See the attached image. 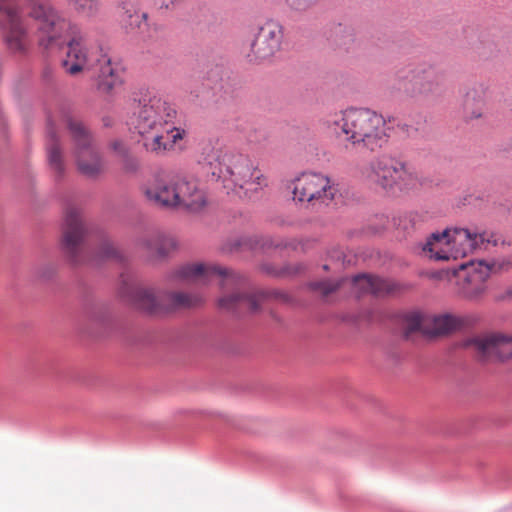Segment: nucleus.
Returning <instances> with one entry per match:
<instances>
[{
	"label": "nucleus",
	"instance_id": "f257e3e1",
	"mask_svg": "<svg viewBox=\"0 0 512 512\" xmlns=\"http://www.w3.org/2000/svg\"><path fill=\"white\" fill-rule=\"evenodd\" d=\"M178 113L172 104L157 96H145L135 105L130 117V128L143 141L147 151L163 154L185 136L177 126Z\"/></svg>",
	"mask_w": 512,
	"mask_h": 512
},
{
	"label": "nucleus",
	"instance_id": "f03ea898",
	"mask_svg": "<svg viewBox=\"0 0 512 512\" xmlns=\"http://www.w3.org/2000/svg\"><path fill=\"white\" fill-rule=\"evenodd\" d=\"M63 67L70 75L82 71L91 72V76L97 81L98 90L104 93H109L122 83L120 71L112 66L110 59L96 49H90L86 39L81 35L73 37L68 42Z\"/></svg>",
	"mask_w": 512,
	"mask_h": 512
},
{
	"label": "nucleus",
	"instance_id": "7ed1b4c3",
	"mask_svg": "<svg viewBox=\"0 0 512 512\" xmlns=\"http://www.w3.org/2000/svg\"><path fill=\"white\" fill-rule=\"evenodd\" d=\"M333 123L346 135L347 141L362 144L370 151L382 148L388 141L385 119L367 108L347 109Z\"/></svg>",
	"mask_w": 512,
	"mask_h": 512
},
{
	"label": "nucleus",
	"instance_id": "20e7f679",
	"mask_svg": "<svg viewBox=\"0 0 512 512\" xmlns=\"http://www.w3.org/2000/svg\"><path fill=\"white\" fill-rule=\"evenodd\" d=\"M366 177L377 189L390 195L407 193L418 184L415 171L406 162L387 155L370 161Z\"/></svg>",
	"mask_w": 512,
	"mask_h": 512
},
{
	"label": "nucleus",
	"instance_id": "39448f33",
	"mask_svg": "<svg viewBox=\"0 0 512 512\" xmlns=\"http://www.w3.org/2000/svg\"><path fill=\"white\" fill-rule=\"evenodd\" d=\"M478 239L481 242L486 240L484 234L473 233L466 228H446L442 232L431 233L422 245V251L433 260L444 261L451 256L445 247L452 245L455 249L453 252L455 258L458 255L465 256L478 247Z\"/></svg>",
	"mask_w": 512,
	"mask_h": 512
},
{
	"label": "nucleus",
	"instance_id": "423d86ee",
	"mask_svg": "<svg viewBox=\"0 0 512 512\" xmlns=\"http://www.w3.org/2000/svg\"><path fill=\"white\" fill-rule=\"evenodd\" d=\"M131 304L150 314H163L177 309L193 308L201 305L204 299L199 294L184 292H156L152 288H135L130 294Z\"/></svg>",
	"mask_w": 512,
	"mask_h": 512
},
{
	"label": "nucleus",
	"instance_id": "0eeeda50",
	"mask_svg": "<svg viewBox=\"0 0 512 512\" xmlns=\"http://www.w3.org/2000/svg\"><path fill=\"white\" fill-rule=\"evenodd\" d=\"M65 121L73 141V155L78 171L86 177H97L104 170V162L92 135L77 117L70 115Z\"/></svg>",
	"mask_w": 512,
	"mask_h": 512
},
{
	"label": "nucleus",
	"instance_id": "6e6552de",
	"mask_svg": "<svg viewBox=\"0 0 512 512\" xmlns=\"http://www.w3.org/2000/svg\"><path fill=\"white\" fill-rule=\"evenodd\" d=\"M214 277L220 278V286L222 288L236 286L240 289L246 283V279L243 276L212 263L185 264L170 274L172 281L203 285L209 283Z\"/></svg>",
	"mask_w": 512,
	"mask_h": 512
},
{
	"label": "nucleus",
	"instance_id": "1a4fd4ad",
	"mask_svg": "<svg viewBox=\"0 0 512 512\" xmlns=\"http://www.w3.org/2000/svg\"><path fill=\"white\" fill-rule=\"evenodd\" d=\"M286 188L297 202L327 203L332 201L338 192L328 176L315 172H302L288 181Z\"/></svg>",
	"mask_w": 512,
	"mask_h": 512
},
{
	"label": "nucleus",
	"instance_id": "9d476101",
	"mask_svg": "<svg viewBox=\"0 0 512 512\" xmlns=\"http://www.w3.org/2000/svg\"><path fill=\"white\" fill-rule=\"evenodd\" d=\"M29 15L39 22V45L44 49L61 47L69 22L63 18L48 2L33 4Z\"/></svg>",
	"mask_w": 512,
	"mask_h": 512
},
{
	"label": "nucleus",
	"instance_id": "9b49d317",
	"mask_svg": "<svg viewBox=\"0 0 512 512\" xmlns=\"http://www.w3.org/2000/svg\"><path fill=\"white\" fill-rule=\"evenodd\" d=\"M398 77L408 79L409 86L405 85L404 89L412 97L440 96L444 92V73L429 64L409 65Z\"/></svg>",
	"mask_w": 512,
	"mask_h": 512
},
{
	"label": "nucleus",
	"instance_id": "f8f14e48",
	"mask_svg": "<svg viewBox=\"0 0 512 512\" xmlns=\"http://www.w3.org/2000/svg\"><path fill=\"white\" fill-rule=\"evenodd\" d=\"M463 347L472 348L479 361H505L512 357V337L501 334L481 335L463 341Z\"/></svg>",
	"mask_w": 512,
	"mask_h": 512
},
{
	"label": "nucleus",
	"instance_id": "ddd939ff",
	"mask_svg": "<svg viewBox=\"0 0 512 512\" xmlns=\"http://www.w3.org/2000/svg\"><path fill=\"white\" fill-rule=\"evenodd\" d=\"M85 235L86 227L80 209L75 206H68L64 218L62 247L74 262L80 261V252Z\"/></svg>",
	"mask_w": 512,
	"mask_h": 512
},
{
	"label": "nucleus",
	"instance_id": "4468645a",
	"mask_svg": "<svg viewBox=\"0 0 512 512\" xmlns=\"http://www.w3.org/2000/svg\"><path fill=\"white\" fill-rule=\"evenodd\" d=\"M492 266L480 261L477 266L473 263L466 262L458 265L457 268H453V274L457 275L462 272L463 275H459V278L463 279V283L460 287V294L468 300L478 299L486 290L485 282L490 276Z\"/></svg>",
	"mask_w": 512,
	"mask_h": 512
},
{
	"label": "nucleus",
	"instance_id": "2eb2a0df",
	"mask_svg": "<svg viewBox=\"0 0 512 512\" xmlns=\"http://www.w3.org/2000/svg\"><path fill=\"white\" fill-rule=\"evenodd\" d=\"M141 193L152 205L176 209L175 176L170 179L154 177L141 186Z\"/></svg>",
	"mask_w": 512,
	"mask_h": 512
},
{
	"label": "nucleus",
	"instance_id": "dca6fc26",
	"mask_svg": "<svg viewBox=\"0 0 512 512\" xmlns=\"http://www.w3.org/2000/svg\"><path fill=\"white\" fill-rule=\"evenodd\" d=\"M175 190L177 193L176 209L183 208L191 212H198L206 206L205 193L199 188L196 181L177 175L175 176Z\"/></svg>",
	"mask_w": 512,
	"mask_h": 512
},
{
	"label": "nucleus",
	"instance_id": "f3484780",
	"mask_svg": "<svg viewBox=\"0 0 512 512\" xmlns=\"http://www.w3.org/2000/svg\"><path fill=\"white\" fill-rule=\"evenodd\" d=\"M489 86L483 81H474L463 89L462 109L466 121L483 117Z\"/></svg>",
	"mask_w": 512,
	"mask_h": 512
},
{
	"label": "nucleus",
	"instance_id": "a211bd4d",
	"mask_svg": "<svg viewBox=\"0 0 512 512\" xmlns=\"http://www.w3.org/2000/svg\"><path fill=\"white\" fill-rule=\"evenodd\" d=\"M283 26L279 21L267 19L258 27V58L269 59L281 49Z\"/></svg>",
	"mask_w": 512,
	"mask_h": 512
},
{
	"label": "nucleus",
	"instance_id": "6ab92c4d",
	"mask_svg": "<svg viewBox=\"0 0 512 512\" xmlns=\"http://www.w3.org/2000/svg\"><path fill=\"white\" fill-rule=\"evenodd\" d=\"M137 245L149 259L162 260L178 249L179 242L174 236L154 233L140 238Z\"/></svg>",
	"mask_w": 512,
	"mask_h": 512
},
{
	"label": "nucleus",
	"instance_id": "aec40b11",
	"mask_svg": "<svg viewBox=\"0 0 512 512\" xmlns=\"http://www.w3.org/2000/svg\"><path fill=\"white\" fill-rule=\"evenodd\" d=\"M0 9L4 10L2 21L7 29L6 39L9 47L15 51H24L28 44L27 32L18 11L2 3H0Z\"/></svg>",
	"mask_w": 512,
	"mask_h": 512
},
{
	"label": "nucleus",
	"instance_id": "412c9836",
	"mask_svg": "<svg viewBox=\"0 0 512 512\" xmlns=\"http://www.w3.org/2000/svg\"><path fill=\"white\" fill-rule=\"evenodd\" d=\"M352 282L360 293H368L379 298L392 294L397 288L395 283L387 279L367 274L354 276Z\"/></svg>",
	"mask_w": 512,
	"mask_h": 512
},
{
	"label": "nucleus",
	"instance_id": "4be33fe9",
	"mask_svg": "<svg viewBox=\"0 0 512 512\" xmlns=\"http://www.w3.org/2000/svg\"><path fill=\"white\" fill-rule=\"evenodd\" d=\"M465 35L467 44L480 60L487 61L498 56L497 44L486 35H482L472 28L465 29Z\"/></svg>",
	"mask_w": 512,
	"mask_h": 512
},
{
	"label": "nucleus",
	"instance_id": "5701e85b",
	"mask_svg": "<svg viewBox=\"0 0 512 512\" xmlns=\"http://www.w3.org/2000/svg\"><path fill=\"white\" fill-rule=\"evenodd\" d=\"M117 13L120 23L128 32L143 31L147 27V14L132 2H121Z\"/></svg>",
	"mask_w": 512,
	"mask_h": 512
},
{
	"label": "nucleus",
	"instance_id": "b1692460",
	"mask_svg": "<svg viewBox=\"0 0 512 512\" xmlns=\"http://www.w3.org/2000/svg\"><path fill=\"white\" fill-rule=\"evenodd\" d=\"M328 40L335 48L349 52L355 45V33L353 28L348 25L333 24Z\"/></svg>",
	"mask_w": 512,
	"mask_h": 512
},
{
	"label": "nucleus",
	"instance_id": "393cba45",
	"mask_svg": "<svg viewBox=\"0 0 512 512\" xmlns=\"http://www.w3.org/2000/svg\"><path fill=\"white\" fill-rule=\"evenodd\" d=\"M218 305L227 310H238V309H256V298L252 294H243L235 292L229 296H223L218 300Z\"/></svg>",
	"mask_w": 512,
	"mask_h": 512
},
{
	"label": "nucleus",
	"instance_id": "a878e982",
	"mask_svg": "<svg viewBox=\"0 0 512 512\" xmlns=\"http://www.w3.org/2000/svg\"><path fill=\"white\" fill-rule=\"evenodd\" d=\"M47 156L50 168L57 176H62L65 171V164L59 141L53 131H49Z\"/></svg>",
	"mask_w": 512,
	"mask_h": 512
},
{
	"label": "nucleus",
	"instance_id": "bb28decb",
	"mask_svg": "<svg viewBox=\"0 0 512 512\" xmlns=\"http://www.w3.org/2000/svg\"><path fill=\"white\" fill-rule=\"evenodd\" d=\"M230 173L235 177V182L239 184L241 188H243L244 184L252 181L254 167L248 158L239 156L233 163Z\"/></svg>",
	"mask_w": 512,
	"mask_h": 512
},
{
	"label": "nucleus",
	"instance_id": "cd10ccee",
	"mask_svg": "<svg viewBox=\"0 0 512 512\" xmlns=\"http://www.w3.org/2000/svg\"><path fill=\"white\" fill-rule=\"evenodd\" d=\"M424 222L423 216L416 212H408L393 217V225L404 235L410 234Z\"/></svg>",
	"mask_w": 512,
	"mask_h": 512
},
{
	"label": "nucleus",
	"instance_id": "c85d7f7f",
	"mask_svg": "<svg viewBox=\"0 0 512 512\" xmlns=\"http://www.w3.org/2000/svg\"><path fill=\"white\" fill-rule=\"evenodd\" d=\"M462 326V319L450 314H444L434 319V334L444 335Z\"/></svg>",
	"mask_w": 512,
	"mask_h": 512
},
{
	"label": "nucleus",
	"instance_id": "c756f323",
	"mask_svg": "<svg viewBox=\"0 0 512 512\" xmlns=\"http://www.w3.org/2000/svg\"><path fill=\"white\" fill-rule=\"evenodd\" d=\"M343 279L337 281L331 280H321V281H313L308 284L309 289L312 291L320 293L323 297H327L330 294L336 292L341 284Z\"/></svg>",
	"mask_w": 512,
	"mask_h": 512
},
{
	"label": "nucleus",
	"instance_id": "7c9ffc66",
	"mask_svg": "<svg viewBox=\"0 0 512 512\" xmlns=\"http://www.w3.org/2000/svg\"><path fill=\"white\" fill-rule=\"evenodd\" d=\"M98 256L101 259H120V252L115 247L110 239L102 240L99 249Z\"/></svg>",
	"mask_w": 512,
	"mask_h": 512
},
{
	"label": "nucleus",
	"instance_id": "2f4dec72",
	"mask_svg": "<svg viewBox=\"0 0 512 512\" xmlns=\"http://www.w3.org/2000/svg\"><path fill=\"white\" fill-rule=\"evenodd\" d=\"M320 0H286L288 7L295 12H306L319 3Z\"/></svg>",
	"mask_w": 512,
	"mask_h": 512
},
{
	"label": "nucleus",
	"instance_id": "473e14b6",
	"mask_svg": "<svg viewBox=\"0 0 512 512\" xmlns=\"http://www.w3.org/2000/svg\"><path fill=\"white\" fill-rule=\"evenodd\" d=\"M77 10L87 17H94L98 14L99 4L96 0H82Z\"/></svg>",
	"mask_w": 512,
	"mask_h": 512
},
{
	"label": "nucleus",
	"instance_id": "72a5a7b5",
	"mask_svg": "<svg viewBox=\"0 0 512 512\" xmlns=\"http://www.w3.org/2000/svg\"><path fill=\"white\" fill-rule=\"evenodd\" d=\"M397 127L408 138H417L420 135V127L409 125L407 123H398Z\"/></svg>",
	"mask_w": 512,
	"mask_h": 512
},
{
	"label": "nucleus",
	"instance_id": "f704fd0d",
	"mask_svg": "<svg viewBox=\"0 0 512 512\" xmlns=\"http://www.w3.org/2000/svg\"><path fill=\"white\" fill-rule=\"evenodd\" d=\"M421 327V320L418 316H411L408 318L407 333L418 331Z\"/></svg>",
	"mask_w": 512,
	"mask_h": 512
},
{
	"label": "nucleus",
	"instance_id": "c9c22d12",
	"mask_svg": "<svg viewBox=\"0 0 512 512\" xmlns=\"http://www.w3.org/2000/svg\"><path fill=\"white\" fill-rule=\"evenodd\" d=\"M111 148L120 156H126L128 149L125 144L120 140H115L111 143Z\"/></svg>",
	"mask_w": 512,
	"mask_h": 512
},
{
	"label": "nucleus",
	"instance_id": "e433bc0d",
	"mask_svg": "<svg viewBox=\"0 0 512 512\" xmlns=\"http://www.w3.org/2000/svg\"><path fill=\"white\" fill-rule=\"evenodd\" d=\"M51 74H52V71H51L50 69H48V68H47V69H45V71H44V77H45L46 79H48V78L51 76Z\"/></svg>",
	"mask_w": 512,
	"mask_h": 512
},
{
	"label": "nucleus",
	"instance_id": "4c0bfd02",
	"mask_svg": "<svg viewBox=\"0 0 512 512\" xmlns=\"http://www.w3.org/2000/svg\"><path fill=\"white\" fill-rule=\"evenodd\" d=\"M103 122H104L105 126H109L110 125V120L108 118H104Z\"/></svg>",
	"mask_w": 512,
	"mask_h": 512
},
{
	"label": "nucleus",
	"instance_id": "58836bf2",
	"mask_svg": "<svg viewBox=\"0 0 512 512\" xmlns=\"http://www.w3.org/2000/svg\"><path fill=\"white\" fill-rule=\"evenodd\" d=\"M508 295L512 296V286L507 290Z\"/></svg>",
	"mask_w": 512,
	"mask_h": 512
},
{
	"label": "nucleus",
	"instance_id": "ea45409f",
	"mask_svg": "<svg viewBox=\"0 0 512 512\" xmlns=\"http://www.w3.org/2000/svg\"><path fill=\"white\" fill-rule=\"evenodd\" d=\"M300 270H301V267L299 266V267L294 271V273H298Z\"/></svg>",
	"mask_w": 512,
	"mask_h": 512
},
{
	"label": "nucleus",
	"instance_id": "a19ab883",
	"mask_svg": "<svg viewBox=\"0 0 512 512\" xmlns=\"http://www.w3.org/2000/svg\"><path fill=\"white\" fill-rule=\"evenodd\" d=\"M257 185H261V182H260V177L258 176V182H257Z\"/></svg>",
	"mask_w": 512,
	"mask_h": 512
},
{
	"label": "nucleus",
	"instance_id": "79ce46f5",
	"mask_svg": "<svg viewBox=\"0 0 512 512\" xmlns=\"http://www.w3.org/2000/svg\"><path fill=\"white\" fill-rule=\"evenodd\" d=\"M323 269H324V270H328V266H327V265H324V266H323Z\"/></svg>",
	"mask_w": 512,
	"mask_h": 512
}]
</instances>
